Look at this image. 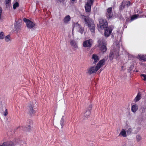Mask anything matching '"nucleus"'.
<instances>
[{
	"mask_svg": "<svg viewBox=\"0 0 146 146\" xmlns=\"http://www.w3.org/2000/svg\"><path fill=\"white\" fill-rule=\"evenodd\" d=\"M81 17L84 19L85 24L90 30L91 32L94 33L95 30V25L94 21L89 17L84 15H81Z\"/></svg>",
	"mask_w": 146,
	"mask_h": 146,
	"instance_id": "f257e3e1",
	"label": "nucleus"
},
{
	"mask_svg": "<svg viewBox=\"0 0 146 146\" xmlns=\"http://www.w3.org/2000/svg\"><path fill=\"white\" fill-rule=\"evenodd\" d=\"M105 61V60L104 59L101 60L98 62L97 66L90 68L88 70V73H96L102 65L104 64Z\"/></svg>",
	"mask_w": 146,
	"mask_h": 146,
	"instance_id": "f03ea898",
	"label": "nucleus"
},
{
	"mask_svg": "<svg viewBox=\"0 0 146 146\" xmlns=\"http://www.w3.org/2000/svg\"><path fill=\"white\" fill-rule=\"evenodd\" d=\"M99 25L102 29H105L108 26V23L106 20L104 18H101L99 19Z\"/></svg>",
	"mask_w": 146,
	"mask_h": 146,
	"instance_id": "7ed1b4c3",
	"label": "nucleus"
},
{
	"mask_svg": "<svg viewBox=\"0 0 146 146\" xmlns=\"http://www.w3.org/2000/svg\"><path fill=\"white\" fill-rule=\"evenodd\" d=\"M117 46L118 47L117 51L116 53H115V54H114L113 52L111 51L110 52V53L109 54V58L110 60H112L114 56L116 57V58H117L119 56V45H117Z\"/></svg>",
	"mask_w": 146,
	"mask_h": 146,
	"instance_id": "20e7f679",
	"label": "nucleus"
},
{
	"mask_svg": "<svg viewBox=\"0 0 146 146\" xmlns=\"http://www.w3.org/2000/svg\"><path fill=\"white\" fill-rule=\"evenodd\" d=\"M93 41L92 39L86 40L83 42V46L85 48H90L92 46Z\"/></svg>",
	"mask_w": 146,
	"mask_h": 146,
	"instance_id": "39448f33",
	"label": "nucleus"
},
{
	"mask_svg": "<svg viewBox=\"0 0 146 146\" xmlns=\"http://www.w3.org/2000/svg\"><path fill=\"white\" fill-rule=\"evenodd\" d=\"M23 21L26 23L27 27L31 29L33 28L35 25V24L33 22L26 18H24L23 19Z\"/></svg>",
	"mask_w": 146,
	"mask_h": 146,
	"instance_id": "423d86ee",
	"label": "nucleus"
},
{
	"mask_svg": "<svg viewBox=\"0 0 146 146\" xmlns=\"http://www.w3.org/2000/svg\"><path fill=\"white\" fill-rule=\"evenodd\" d=\"M97 46L99 47L104 44H107V42L103 37L99 38L98 41Z\"/></svg>",
	"mask_w": 146,
	"mask_h": 146,
	"instance_id": "0eeeda50",
	"label": "nucleus"
},
{
	"mask_svg": "<svg viewBox=\"0 0 146 146\" xmlns=\"http://www.w3.org/2000/svg\"><path fill=\"white\" fill-rule=\"evenodd\" d=\"M105 28H106V29H105V36L106 37H107L110 35L112 30V29L111 27H108V26Z\"/></svg>",
	"mask_w": 146,
	"mask_h": 146,
	"instance_id": "6e6552de",
	"label": "nucleus"
},
{
	"mask_svg": "<svg viewBox=\"0 0 146 146\" xmlns=\"http://www.w3.org/2000/svg\"><path fill=\"white\" fill-rule=\"evenodd\" d=\"M92 108V106L90 105L87 108L86 111L84 113L85 117L88 118L91 114V111Z\"/></svg>",
	"mask_w": 146,
	"mask_h": 146,
	"instance_id": "1a4fd4ad",
	"label": "nucleus"
},
{
	"mask_svg": "<svg viewBox=\"0 0 146 146\" xmlns=\"http://www.w3.org/2000/svg\"><path fill=\"white\" fill-rule=\"evenodd\" d=\"M112 9L111 7H109L107 9V13H106V16L108 18H110L113 16V13L112 12Z\"/></svg>",
	"mask_w": 146,
	"mask_h": 146,
	"instance_id": "9d476101",
	"label": "nucleus"
},
{
	"mask_svg": "<svg viewBox=\"0 0 146 146\" xmlns=\"http://www.w3.org/2000/svg\"><path fill=\"white\" fill-rule=\"evenodd\" d=\"M90 3L88 1L85 5V10L87 12H90L91 11V6L92 5H90Z\"/></svg>",
	"mask_w": 146,
	"mask_h": 146,
	"instance_id": "9b49d317",
	"label": "nucleus"
},
{
	"mask_svg": "<svg viewBox=\"0 0 146 146\" xmlns=\"http://www.w3.org/2000/svg\"><path fill=\"white\" fill-rule=\"evenodd\" d=\"M92 60H94L93 63L96 64L99 60V58L96 54H94L92 55Z\"/></svg>",
	"mask_w": 146,
	"mask_h": 146,
	"instance_id": "f8f14e48",
	"label": "nucleus"
},
{
	"mask_svg": "<svg viewBox=\"0 0 146 146\" xmlns=\"http://www.w3.org/2000/svg\"><path fill=\"white\" fill-rule=\"evenodd\" d=\"M29 113L30 115L34 114L35 113V111L33 109L32 106L31 105L29 106Z\"/></svg>",
	"mask_w": 146,
	"mask_h": 146,
	"instance_id": "ddd939ff",
	"label": "nucleus"
},
{
	"mask_svg": "<svg viewBox=\"0 0 146 146\" xmlns=\"http://www.w3.org/2000/svg\"><path fill=\"white\" fill-rule=\"evenodd\" d=\"M71 19V17L69 15H67L63 19L64 23L66 24H68Z\"/></svg>",
	"mask_w": 146,
	"mask_h": 146,
	"instance_id": "4468645a",
	"label": "nucleus"
},
{
	"mask_svg": "<svg viewBox=\"0 0 146 146\" xmlns=\"http://www.w3.org/2000/svg\"><path fill=\"white\" fill-rule=\"evenodd\" d=\"M106 45L107 44H104L99 47L100 50L103 53L106 52L107 51V48L106 47Z\"/></svg>",
	"mask_w": 146,
	"mask_h": 146,
	"instance_id": "2eb2a0df",
	"label": "nucleus"
},
{
	"mask_svg": "<svg viewBox=\"0 0 146 146\" xmlns=\"http://www.w3.org/2000/svg\"><path fill=\"white\" fill-rule=\"evenodd\" d=\"M70 44L71 46H73L74 48H77V43L75 40H71Z\"/></svg>",
	"mask_w": 146,
	"mask_h": 146,
	"instance_id": "dca6fc26",
	"label": "nucleus"
},
{
	"mask_svg": "<svg viewBox=\"0 0 146 146\" xmlns=\"http://www.w3.org/2000/svg\"><path fill=\"white\" fill-rule=\"evenodd\" d=\"M138 105L137 104H135L132 106L131 110L133 112L135 113L138 110Z\"/></svg>",
	"mask_w": 146,
	"mask_h": 146,
	"instance_id": "f3484780",
	"label": "nucleus"
},
{
	"mask_svg": "<svg viewBox=\"0 0 146 146\" xmlns=\"http://www.w3.org/2000/svg\"><path fill=\"white\" fill-rule=\"evenodd\" d=\"M3 146H14V144L12 141L5 142L3 144Z\"/></svg>",
	"mask_w": 146,
	"mask_h": 146,
	"instance_id": "a211bd4d",
	"label": "nucleus"
},
{
	"mask_svg": "<svg viewBox=\"0 0 146 146\" xmlns=\"http://www.w3.org/2000/svg\"><path fill=\"white\" fill-rule=\"evenodd\" d=\"M141 94L140 92L138 93L137 96L135 98L134 100L135 102H137L139 101L141 98Z\"/></svg>",
	"mask_w": 146,
	"mask_h": 146,
	"instance_id": "6ab92c4d",
	"label": "nucleus"
},
{
	"mask_svg": "<svg viewBox=\"0 0 146 146\" xmlns=\"http://www.w3.org/2000/svg\"><path fill=\"white\" fill-rule=\"evenodd\" d=\"M11 0H5V3L6 8L9 9L11 5Z\"/></svg>",
	"mask_w": 146,
	"mask_h": 146,
	"instance_id": "aec40b11",
	"label": "nucleus"
},
{
	"mask_svg": "<svg viewBox=\"0 0 146 146\" xmlns=\"http://www.w3.org/2000/svg\"><path fill=\"white\" fill-rule=\"evenodd\" d=\"M125 2L124 1H123L121 3L120 5L119 6V10L121 11L122 10H123L125 7Z\"/></svg>",
	"mask_w": 146,
	"mask_h": 146,
	"instance_id": "412c9836",
	"label": "nucleus"
},
{
	"mask_svg": "<svg viewBox=\"0 0 146 146\" xmlns=\"http://www.w3.org/2000/svg\"><path fill=\"white\" fill-rule=\"evenodd\" d=\"M121 135L123 137H127V135L125 131L124 130V129H123L121 131L119 135Z\"/></svg>",
	"mask_w": 146,
	"mask_h": 146,
	"instance_id": "4be33fe9",
	"label": "nucleus"
},
{
	"mask_svg": "<svg viewBox=\"0 0 146 146\" xmlns=\"http://www.w3.org/2000/svg\"><path fill=\"white\" fill-rule=\"evenodd\" d=\"M140 59L143 61H146V55H138Z\"/></svg>",
	"mask_w": 146,
	"mask_h": 146,
	"instance_id": "5701e85b",
	"label": "nucleus"
},
{
	"mask_svg": "<svg viewBox=\"0 0 146 146\" xmlns=\"http://www.w3.org/2000/svg\"><path fill=\"white\" fill-rule=\"evenodd\" d=\"M5 40L6 42H8L11 40V37L9 35H8L5 37Z\"/></svg>",
	"mask_w": 146,
	"mask_h": 146,
	"instance_id": "b1692460",
	"label": "nucleus"
},
{
	"mask_svg": "<svg viewBox=\"0 0 146 146\" xmlns=\"http://www.w3.org/2000/svg\"><path fill=\"white\" fill-rule=\"evenodd\" d=\"M60 124L61 125V128H62L64 125V119L63 118H62L60 120Z\"/></svg>",
	"mask_w": 146,
	"mask_h": 146,
	"instance_id": "393cba45",
	"label": "nucleus"
},
{
	"mask_svg": "<svg viewBox=\"0 0 146 146\" xmlns=\"http://www.w3.org/2000/svg\"><path fill=\"white\" fill-rule=\"evenodd\" d=\"M139 15H132L131 18V21H132L133 20L136 19L137 17V16Z\"/></svg>",
	"mask_w": 146,
	"mask_h": 146,
	"instance_id": "a878e982",
	"label": "nucleus"
},
{
	"mask_svg": "<svg viewBox=\"0 0 146 146\" xmlns=\"http://www.w3.org/2000/svg\"><path fill=\"white\" fill-rule=\"evenodd\" d=\"M5 38V35L3 32L0 33V39H3Z\"/></svg>",
	"mask_w": 146,
	"mask_h": 146,
	"instance_id": "bb28decb",
	"label": "nucleus"
},
{
	"mask_svg": "<svg viewBox=\"0 0 146 146\" xmlns=\"http://www.w3.org/2000/svg\"><path fill=\"white\" fill-rule=\"evenodd\" d=\"M19 6V4L18 2H16L14 3L13 6V9H15L17 7H18Z\"/></svg>",
	"mask_w": 146,
	"mask_h": 146,
	"instance_id": "cd10ccee",
	"label": "nucleus"
},
{
	"mask_svg": "<svg viewBox=\"0 0 146 146\" xmlns=\"http://www.w3.org/2000/svg\"><path fill=\"white\" fill-rule=\"evenodd\" d=\"M137 140V141H140L141 140V137L139 135H137L136 136Z\"/></svg>",
	"mask_w": 146,
	"mask_h": 146,
	"instance_id": "c85d7f7f",
	"label": "nucleus"
},
{
	"mask_svg": "<svg viewBox=\"0 0 146 146\" xmlns=\"http://www.w3.org/2000/svg\"><path fill=\"white\" fill-rule=\"evenodd\" d=\"M141 76L142 78V79L145 81H146V75H145L144 74H141Z\"/></svg>",
	"mask_w": 146,
	"mask_h": 146,
	"instance_id": "c756f323",
	"label": "nucleus"
},
{
	"mask_svg": "<svg viewBox=\"0 0 146 146\" xmlns=\"http://www.w3.org/2000/svg\"><path fill=\"white\" fill-rule=\"evenodd\" d=\"M132 131V129L131 128H129L127 131V134L129 135L131 134Z\"/></svg>",
	"mask_w": 146,
	"mask_h": 146,
	"instance_id": "7c9ffc66",
	"label": "nucleus"
},
{
	"mask_svg": "<svg viewBox=\"0 0 146 146\" xmlns=\"http://www.w3.org/2000/svg\"><path fill=\"white\" fill-rule=\"evenodd\" d=\"M8 114L7 110L6 109H5V111L4 112L3 115L5 116H6Z\"/></svg>",
	"mask_w": 146,
	"mask_h": 146,
	"instance_id": "2f4dec72",
	"label": "nucleus"
},
{
	"mask_svg": "<svg viewBox=\"0 0 146 146\" xmlns=\"http://www.w3.org/2000/svg\"><path fill=\"white\" fill-rule=\"evenodd\" d=\"M84 31V30L82 28H80L79 32L81 34H82L83 33V32Z\"/></svg>",
	"mask_w": 146,
	"mask_h": 146,
	"instance_id": "473e14b6",
	"label": "nucleus"
},
{
	"mask_svg": "<svg viewBox=\"0 0 146 146\" xmlns=\"http://www.w3.org/2000/svg\"><path fill=\"white\" fill-rule=\"evenodd\" d=\"M130 5V3L129 1H128L126 3V5L127 7H128Z\"/></svg>",
	"mask_w": 146,
	"mask_h": 146,
	"instance_id": "72a5a7b5",
	"label": "nucleus"
},
{
	"mask_svg": "<svg viewBox=\"0 0 146 146\" xmlns=\"http://www.w3.org/2000/svg\"><path fill=\"white\" fill-rule=\"evenodd\" d=\"M132 21H131V20L130 19V20L129 19V18H127L126 20V23H127L129 22H131Z\"/></svg>",
	"mask_w": 146,
	"mask_h": 146,
	"instance_id": "f704fd0d",
	"label": "nucleus"
},
{
	"mask_svg": "<svg viewBox=\"0 0 146 146\" xmlns=\"http://www.w3.org/2000/svg\"><path fill=\"white\" fill-rule=\"evenodd\" d=\"M2 12V9L1 7H0V19L1 18V15Z\"/></svg>",
	"mask_w": 146,
	"mask_h": 146,
	"instance_id": "c9c22d12",
	"label": "nucleus"
},
{
	"mask_svg": "<svg viewBox=\"0 0 146 146\" xmlns=\"http://www.w3.org/2000/svg\"><path fill=\"white\" fill-rule=\"evenodd\" d=\"M94 0H90L88 2H90V4L91 5H92L93 3L94 2Z\"/></svg>",
	"mask_w": 146,
	"mask_h": 146,
	"instance_id": "e433bc0d",
	"label": "nucleus"
},
{
	"mask_svg": "<svg viewBox=\"0 0 146 146\" xmlns=\"http://www.w3.org/2000/svg\"><path fill=\"white\" fill-rule=\"evenodd\" d=\"M65 0H58V1L62 3H63Z\"/></svg>",
	"mask_w": 146,
	"mask_h": 146,
	"instance_id": "4c0bfd02",
	"label": "nucleus"
},
{
	"mask_svg": "<svg viewBox=\"0 0 146 146\" xmlns=\"http://www.w3.org/2000/svg\"><path fill=\"white\" fill-rule=\"evenodd\" d=\"M29 128H28V129L27 130V131H29L30 130H29Z\"/></svg>",
	"mask_w": 146,
	"mask_h": 146,
	"instance_id": "58836bf2",
	"label": "nucleus"
},
{
	"mask_svg": "<svg viewBox=\"0 0 146 146\" xmlns=\"http://www.w3.org/2000/svg\"><path fill=\"white\" fill-rule=\"evenodd\" d=\"M28 127H29V128L30 129V125H29L28 126Z\"/></svg>",
	"mask_w": 146,
	"mask_h": 146,
	"instance_id": "ea45409f",
	"label": "nucleus"
},
{
	"mask_svg": "<svg viewBox=\"0 0 146 146\" xmlns=\"http://www.w3.org/2000/svg\"><path fill=\"white\" fill-rule=\"evenodd\" d=\"M0 146H3V144L2 145H0Z\"/></svg>",
	"mask_w": 146,
	"mask_h": 146,
	"instance_id": "a19ab883",
	"label": "nucleus"
},
{
	"mask_svg": "<svg viewBox=\"0 0 146 146\" xmlns=\"http://www.w3.org/2000/svg\"><path fill=\"white\" fill-rule=\"evenodd\" d=\"M75 0H72V1H75Z\"/></svg>",
	"mask_w": 146,
	"mask_h": 146,
	"instance_id": "79ce46f5",
	"label": "nucleus"
}]
</instances>
